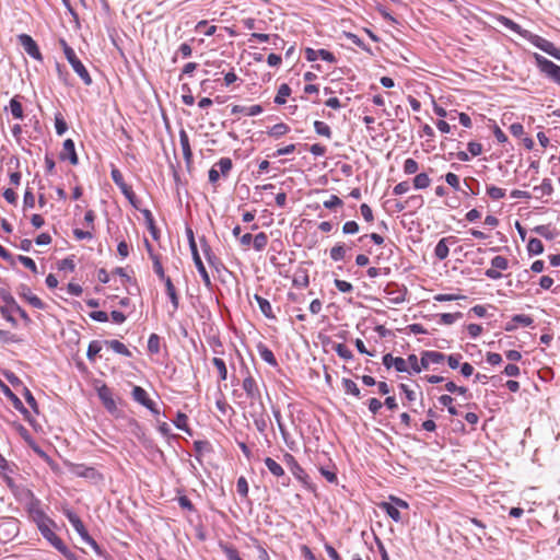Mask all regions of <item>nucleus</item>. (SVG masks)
Segmentation results:
<instances>
[{
    "instance_id": "1",
    "label": "nucleus",
    "mask_w": 560,
    "mask_h": 560,
    "mask_svg": "<svg viewBox=\"0 0 560 560\" xmlns=\"http://www.w3.org/2000/svg\"><path fill=\"white\" fill-rule=\"evenodd\" d=\"M2 299L7 305L0 307L1 315L13 326H16V320L12 316V313L16 312L26 322L30 323L31 318L27 313L16 303L14 298L10 294H2Z\"/></svg>"
},
{
    "instance_id": "2",
    "label": "nucleus",
    "mask_w": 560,
    "mask_h": 560,
    "mask_svg": "<svg viewBox=\"0 0 560 560\" xmlns=\"http://www.w3.org/2000/svg\"><path fill=\"white\" fill-rule=\"evenodd\" d=\"M186 234H187V238H188V243H189V248H190V252H191V255H192V259H194V262L196 265V268L198 270V272L200 273L201 278H202V281L205 282L206 285H210L211 284V280H210V277L206 270V267L200 258V255L198 253V248H197V244H196V241H195V236H194V232L190 228H187L186 229Z\"/></svg>"
},
{
    "instance_id": "3",
    "label": "nucleus",
    "mask_w": 560,
    "mask_h": 560,
    "mask_svg": "<svg viewBox=\"0 0 560 560\" xmlns=\"http://www.w3.org/2000/svg\"><path fill=\"white\" fill-rule=\"evenodd\" d=\"M534 59L539 70L560 85V66L537 52L534 54Z\"/></svg>"
},
{
    "instance_id": "4",
    "label": "nucleus",
    "mask_w": 560,
    "mask_h": 560,
    "mask_svg": "<svg viewBox=\"0 0 560 560\" xmlns=\"http://www.w3.org/2000/svg\"><path fill=\"white\" fill-rule=\"evenodd\" d=\"M524 38L540 50L560 61V49L557 48L551 42L540 37L539 35L533 34L532 32H529V34H524Z\"/></svg>"
},
{
    "instance_id": "5",
    "label": "nucleus",
    "mask_w": 560,
    "mask_h": 560,
    "mask_svg": "<svg viewBox=\"0 0 560 560\" xmlns=\"http://www.w3.org/2000/svg\"><path fill=\"white\" fill-rule=\"evenodd\" d=\"M51 524L52 522L49 518L45 517L44 515H40V521L37 523L38 529L43 537L47 539L58 550L65 544L51 529Z\"/></svg>"
},
{
    "instance_id": "6",
    "label": "nucleus",
    "mask_w": 560,
    "mask_h": 560,
    "mask_svg": "<svg viewBox=\"0 0 560 560\" xmlns=\"http://www.w3.org/2000/svg\"><path fill=\"white\" fill-rule=\"evenodd\" d=\"M18 39L20 45L23 47V49L30 57L39 61L43 59L36 42L30 35L21 34L19 35Z\"/></svg>"
},
{
    "instance_id": "7",
    "label": "nucleus",
    "mask_w": 560,
    "mask_h": 560,
    "mask_svg": "<svg viewBox=\"0 0 560 560\" xmlns=\"http://www.w3.org/2000/svg\"><path fill=\"white\" fill-rule=\"evenodd\" d=\"M110 176L113 182L120 188L121 192L125 197L135 205V194L130 186H128L121 172L118 168H113L110 172Z\"/></svg>"
},
{
    "instance_id": "8",
    "label": "nucleus",
    "mask_w": 560,
    "mask_h": 560,
    "mask_svg": "<svg viewBox=\"0 0 560 560\" xmlns=\"http://www.w3.org/2000/svg\"><path fill=\"white\" fill-rule=\"evenodd\" d=\"M0 387H1L2 393L4 394V396L12 402L13 407L18 411L23 413L26 420L31 421L30 412L24 407V405L21 401V399L4 383H2L1 381H0Z\"/></svg>"
},
{
    "instance_id": "9",
    "label": "nucleus",
    "mask_w": 560,
    "mask_h": 560,
    "mask_svg": "<svg viewBox=\"0 0 560 560\" xmlns=\"http://www.w3.org/2000/svg\"><path fill=\"white\" fill-rule=\"evenodd\" d=\"M19 533V523L14 518H8L0 524V539L10 540Z\"/></svg>"
},
{
    "instance_id": "10",
    "label": "nucleus",
    "mask_w": 560,
    "mask_h": 560,
    "mask_svg": "<svg viewBox=\"0 0 560 560\" xmlns=\"http://www.w3.org/2000/svg\"><path fill=\"white\" fill-rule=\"evenodd\" d=\"M265 465L268 468V470L278 478H281V485L283 487H288L290 483V478L285 476L284 469L280 464H278L275 459L271 457L265 458Z\"/></svg>"
},
{
    "instance_id": "11",
    "label": "nucleus",
    "mask_w": 560,
    "mask_h": 560,
    "mask_svg": "<svg viewBox=\"0 0 560 560\" xmlns=\"http://www.w3.org/2000/svg\"><path fill=\"white\" fill-rule=\"evenodd\" d=\"M304 52H305V58L307 61H315L318 58H320L330 63L336 62V57L334 56V54H331L330 51H328L326 49H317L316 50V49L307 47V48H305Z\"/></svg>"
},
{
    "instance_id": "12",
    "label": "nucleus",
    "mask_w": 560,
    "mask_h": 560,
    "mask_svg": "<svg viewBox=\"0 0 560 560\" xmlns=\"http://www.w3.org/2000/svg\"><path fill=\"white\" fill-rule=\"evenodd\" d=\"M242 387L245 390L246 395L250 399H259L260 400L261 396H260V392L257 386V383L248 371H247V375L243 380Z\"/></svg>"
},
{
    "instance_id": "13",
    "label": "nucleus",
    "mask_w": 560,
    "mask_h": 560,
    "mask_svg": "<svg viewBox=\"0 0 560 560\" xmlns=\"http://www.w3.org/2000/svg\"><path fill=\"white\" fill-rule=\"evenodd\" d=\"M66 516L69 521V523L72 525V527L74 528V530L80 535V537L82 538V540L84 541L85 539H88L90 537L83 522L80 520V517L72 511H66Z\"/></svg>"
},
{
    "instance_id": "14",
    "label": "nucleus",
    "mask_w": 560,
    "mask_h": 560,
    "mask_svg": "<svg viewBox=\"0 0 560 560\" xmlns=\"http://www.w3.org/2000/svg\"><path fill=\"white\" fill-rule=\"evenodd\" d=\"M60 159L68 160L72 165H77L79 163L74 142L71 139L65 140L60 152Z\"/></svg>"
},
{
    "instance_id": "15",
    "label": "nucleus",
    "mask_w": 560,
    "mask_h": 560,
    "mask_svg": "<svg viewBox=\"0 0 560 560\" xmlns=\"http://www.w3.org/2000/svg\"><path fill=\"white\" fill-rule=\"evenodd\" d=\"M97 395L101 401L103 402L104 407L109 412H114L117 409L116 402L113 398L112 390L106 385H103L97 389Z\"/></svg>"
},
{
    "instance_id": "16",
    "label": "nucleus",
    "mask_w": 560,
    "mask_h": 560,
    "mask_svg": "<svg viewBox=\"0 0 560 560\" xmlns=\"http://www.w3.org/2000/svg\"><path fill=\"white\" fill-rule=\"evenodd\" d=\"M73 69V71L80 77L85 85H91L93 80L86 70L85 66L81 62V60L77 57L75 59L69 62Z\"/></svg>"
},
{
    "instance_id": "17",
    "label": "nucleus",
    "mask_w": 560,
    "mask_h": 560,
    "mask_svg": "<svg viewBox=\"0 0 560 560\" xmlns=\"http://www.w3.org/2000/svg\"><path fill=\"white\" fill-rule=\"evenodd\" d=\"M448 243L454 244L455 237L454 236L443 237L438 242V244L434 248V255L439 260H444L448 256V253H450Z\"/></svg>"
},
{
    "instance_id": "18",
    "label": "nucleus",
    "mask_w": 560,
    "mask_h": 560,
    "mask_svg": "<svg viewBox=\"0 0 560 560\" xmlns=\"http://www.w3.org/2000/svg\"><path fill=\"white\" fill-rule=\"evenodd\" d=\"M19 294L21 298L25 299L33 307L38 310H43L45 307L43 301L38 296L33 294L31 289L27 288L26 285L21 287Z\"/></svg>"
},
{
    "instance_id": "19",
    "label": "nucleus",
    "mask_w": 560,
    "mask_h": 560,
    "mask_svg": "<svg viewBox=\"0 0 560 560\" xmlns=\"http://www.w3.org/2000/svg\"><path fill=\"white\" fill-rule=\"evenodd\" d=\"M131 395L137 402L144 406L145 408H151V399L148 397L147 392L142 387L133 386Z\"/></svg>"
},
{
    "instance_id": "20",
    "label": "nucleus",
    "mask_w": 560,
    "mask_h": 560,
    "mask_svg": "<svg viewBox=\"0 0 560 560\" xmlns=\"http://www.w3.org/2000/svg\"><path fill=\"white\" fill-rule=\"evenodd\" d=\"M179 143H180V147H182L184 159L187 162H189L191 160L192 152H191V149H190L188 135H187V132L184 129H182L179 131Z\"/></svg>"
},
{
    "instance_id": "21",
    "label": "nucleus",
    "mask_w": 560,
    "mask_h": 560,
    "mask_svg": "<svg viewBox=\"0 0 560 560\" xmlns=\"http://www.w3.org/2000/svg\"><path fill=\"white\" fill-rule=\"evenodd\" d=\"M255 300L259 306V310L260 312L267 317V318H270V319H275L276 318V315L273 314L272 312V307H271V304L270 302L260 296V295H255Z\"/></svg>"
},
{
    "instance_id": "22",
    "label": "nucleus",
    "mask_w": 560,
    "mask_h": 560,
    "mask_svg": "<svg viewBox=\"0 0 560 560\" xmlns=\"http://www.w3.org/2000/svg\"><path fill=\"white\" fill-rule=\"evenodd\" d=\"M499 22L503 26L509 28L510 31H512V32L518 34L520 36H522L523 38H524V34H529V31L522 28L521 25H518L517 23H515L514 21H512L509 18L500 16L499 18Z\"/></svg>"
},
{
    "instance_id": "23",
    "label": "nucleus",
    "mask_w": 560,
    "mask_h": 560,
    "mask_svg": "<svg viewBox=\"0 0 560 560\" xmlns=\"http://www.w3.org/2000/svg\"><path fill=\"white\" fill-rule=\"evenodd\" d=\"M552 184L551 180L548 178H545L542 183L538 186H535L533 188V191L535 194L536 198H542L545 196H549L552 192Z\"/></svg>"
},
{
    "instance_id": "24",
    "label": "nucleus",
    "mask_w": 560,
    "mask_h": 560,
    "mask_svg": "<svg viewBox=\"0 0 560 560\" xmlns=\"http://www.w3.org/2000/svg\"><path fill=\"white\" fill-rule=\"evenodd\" d=\"M290 464H291V472L293 474V476L301 480L302 482H305L306 478H307V474L305 472V470L299 465V463L294 459V457L290 454L287 455Z\"/></svg>"
},
{
    "instance_id": "25",
    "label": "nucleus",
    "mask_w": 560,
    "mask_h": 560,
    "mask_svg": "<svg viewBox=\"0 0 560 560\" xmlns=\"http://www.w3.org/2000/svg\"><path fill=\"white\" fill-rule=\"evenodd\" d=\"M380 509L386 512V514L396 523L401 521V515L397 506L392 502H382Z\"/></svg>"
},
{
    "instance_id": "26",
    "label": "nucleus",
    "mask_w": 560,
    "mask_h": 560,
    "mask_svg": "<svg viewBox=\"0 0 560 560\" xmlns=\"http://www.w3.org/2000/svg\"><path fill=\"white\" fill-rule=\"evenodd\" d=\"M258 352L260 358L271 366H276L278 364L273 352L265 345H258Z\"/></svg>"
},
{
    "instance_id": "27",
    "label": "nucleus",
    "mask_w": 560,
    "mask_h": 560,
    "mask_svg": "<svg viewBox=\"0 0 560 560\" xmlns=\"http://www.w3.org/2000/svg\"><path fill=\"white\" fill-rule=\"evenodd\" d=\"M264 409H265L264 405H262V402H260L259 404V411L255 410V413L253 415V417H254V424H255L256 429L260 433H264L265 430L267 429V421H266V419L262 416Z\"/></svg>"
},
{
    "instance_id": "28",
    "label": "nucleus",
    "mask_w": 560,
    "mask_h": 560,
    "mask_svg": "<svg viewBox=\"0 0 560 560\" xmlns=\"http://www.w3.org/2000/svg\"><path fill=\"white\" fill-rule=\"evenodd\" d=\"M105 345L109 347L113 351L116 353H119L125 357H131L130 350L119 340L113 339V340H106Z\"/></svg>"
},
{
    "instance_id": "29",
    "label": "nucleus",
    "mask_w": 560,
    "mask_h": 560,
    "mask_svg": "<svg viewBox=\"0 0 560 560\" xmlns=\"http://www.w3.org/2000/svg\"><path fill=\"white\" fill-rule=\"evenodd\" d=\"M166 293L172 302L174 311L178 308V296L171 278L165 279Z\"/></svg>"
},
{
    "instance_id": "30",
    "label": "nucleus",
    "mask_w": 560,
    "mask_h": 560,
    "mask_svg": "<svg viewBox=\"0 0 560 560\" xmlns=\"http://www.w3.org/2000/svg\"><path fill=\"white\" fill-rule=\"evenodd\" d=\"M291 94V88L283 83L279 86L277 95L275 97V103L278 105H283L287 102V97Z\"/></svg>"
},
{
    "instance_id": "31",
    "label": "nucleus",
    "mask_w": 560,
    "mask_h": 560,
    "mask_svg": "<svg viewBox=\"0 0 560 560\" xmlns=\"http://www.w3.org/2000/svg\"><path fill=\"white\" fill-rule=\"evenodd\" d=\"M214 166L221 173L222 176H228L230 171L232 170L233 163L230 158H221Z\"/></svg>"
},
{
    "instance_id": "32",
    "label": "nucleus",
    "mask_w": 560,
    "mask_h": 560,
    "mask_svg": "<svg viewBox=\"0 0 560 560\" xmlns=\"http://www.w3.org/2000/svg\"><path fill=\"white\" fill-rule=\"evenodd\" d=\"M9 106L10 112L15 119H23V107L21 102L18 100V96L11 98Z\"/></svg>"
},
{
    "instance_id": "33",
    "label": "nucleus",
    "mask_w": 560,
    "mask_h": 560,
    "mask_svg": "<svg viewBox=\"0 0 560 560\" xmlns=\"http://www.w3.org/2000/svg\"><path fill=\"white\" fill-rule=\"evenodd\" d=\"M290 130L289 126L283 124V122H280V124H276L273 125L268 131L267 133L270 136V137H275V138H280L282 136H284L285 133H288Z\"/></svg>"
},
{
    "instance_id": "34",
    "label": "nucleus",
    "mask_w": 560,
    "mask_h": 560,
    "mask_svg": "<svg viewBox=\"0 0 560 560\" xmlns=\"http://www.w3.org/2000/svg\"><path fill=\"white\" fill-rule=\"evenodd\" d=\"M346 253H347V248L343 244H336L331 249H330V258L334 260V261H340L345 258L346 256Z\"/></svg>"
},
{
    "instance_id": "35",
    "label": "nucleus",
    "mask_w": 560,
    "mask_h": 560,
    "mask_svg": "<svg viewBox=\"0 0 560 560\" xmlns=\"http://www.w3.org/2000/svg\"><path fill=\"white\" fill-rule=\"evenodd\" d=\"M430 184H431V179L428 176V174H425V173H420V174L416 175V177L413 178V187L416 189H424V188L429 187Z\"/></svg>"
},
{
    "instance_id": "36",
    "label": "nucleus",
    "mask_w": 560,
    "mask_h": 560,
    "mask_svg": "<svg viewBox=\"0 0 560 560\" xmlns=\"http://www.w3.org/2000/svg\"><path fill=\"white\" fill-rule=\"evenodd\" d=\"M268 244V236L265 232H260L253 237V245L256 250H262Z\"/></svg>"
},
{
    "instance_id": "37",
    "label": "nucleus",
    "mask_w": 560,
    "mask_h": 560,
    "mask_svg": "<svg viewBox=\"0 0 560 560\" xmlns=\"http://www.w3.org/2000/svg\"><path fill=\"white\" fill-rule=\"evenodd\" d=\"M527 250L532 255H540L544 252V245L539 238H530L527 244Z\"/></svg>"
},
{
    "instance_id": "38",
    "label": "nucleus",
    "mask_w": 560,
    "mask_h": 560,
    "mask_svg": "<svg viewBox=\"0 0 560 560\" xmlns=\"http://www.w3.org/2000/svg\"><path fill=\"white\" fill-rule=\"evenodd\" d=\"M342 387L347 394H351L355 396L357 398L360 397V389L358 385L350 378H343L342 380Z\"/></svg>"
},
{
    "instance_id": "39",
    "label": "nucleus",
    "mask_w": 560,
    "mask_h": 560,
    "mask_svg": "<svg viewBox=\"0 0 560 560\" xmlns=\"http://www.w3.org/2000/svg\"><path fill=\"white\" fill-rule=\"evenodd\" d=\"M74 474L79 477L95 478L98 474L97 471L92 467H84V466H75Z\"/></svg>"
},
{
    "instance_id": "40",
    "label": "nucleus",
    "mask_w": 560,
    "mask_h": 560,
    "mask_svg": "<svg viewBox=\"0 0 560 560\" xmlns=\"http://www.w3.org/2000/svg\"><path fill=\"white\" fill-rule=\"evenodd\" d=\"M212 363L218 370L220 380L225 381L228 378V369L225 362L220 358H213Z\"/></svg>"
},
{
    "instance_id": "41",
    "label": "nucleus",
    "mask_w": 560,
    "mask_h": 560,
    "mask_svg": "<svg viewBox=\"0 0 560 560\" xmlns=\"http://www.w3.org/2000/svg\"><path fill=\"white\" fill-rule=\"evenodd\" d=\"M314 129L317 135L326 137L328 139L331 138V130L327 124L316 120L314 121Z\"/></svg>"
},
{
    "instance_id": "42",
    "label": "nucleus",
    "mask_w": 560,
    "mask_h": 560,
    "mask_svg": "<svg viewBox=\"0 0 560 560\" xmlns=\"http://www.w3.org/2000/svg\"><path fill=\"white\" fill-rule=\"evenodd\" d=\"M334 350L343 360H351L353 358L352 352L343 343L335 345Z\"/></svg>"
},
{
    "instance_id": "43",
    "label": "nucleus",
    "mask_w": 560,
    "mask_h": 560,
    "mask_svg": "<svg viewBox=\"0 0 560 560\" xmlns=\"http://www.w3.org/2000/svg\"><path fill=\"white\" fill-rule=\"evenodd\" d=\"M160 337L156 334H151L148 339V350L151 353H159L160 352Z\"/></svg>"
},
{
    "instance_id": "44",
    "label": "nucleus",
    "mask_w": 560,
    "mask_h": 560,
    "mask_svg": "<svg viewBox=\"0 0 560 560\" xmlns=\"http://www.w3.org/2000/svg\"><path fill=\"white\" fill-rule=\"evenodd\" d=\"M102 350L101 342L97 340L92 341L89 345L86 357L90 361H94L95 357L98 354V352Z\"/></svg>"
},
{
    "instance_id": "45",
    "label": "nucleus",
    "mask_w": 560,
    "mask_h": 560,
    "mask_svg": "<svg viewBox=\"0 0 560 560\" xmlns=\"http://www.w3.org/2000/svg\"><path fill=\"white\" fill-rule=\"evenodd\" d=\"M23 396H24L26 402L33 409V411L35 413H38V405L36 402V399L33 396V394L31 393V390L27 387H25V386H23Z\"/></svg>"
},
{
    "instance_id": "46",
    "label": "nucleus",
    "mask_w": 560,
    "mask_h": 560,
    "mask_svg": "<svg viewBox=\"0 0 560 560\" xmlns=\"http://www.w3.org/2000/svg\"><path fill=\"white\" fill-rule=\"evenodd\" d=\"M491 266L498 270H506L509 261L505 257L498 255L491 259Z\"/></svg>"
},
{
    "instance_id": "47",
    "label": "nucleus",
    "mask_w": 560,
    "mask_h": 560,
    "mask_svg": "<svg viewBox=\"0 0 560 560\" xmlns=\"http://www.w3.org/2000/svg\"><path fill=\"white\" fill-rule=\"evenodd\" d=\"M487 194L490 198L494 200L502 199L505 196V190L503 188L497 186H488Z\"/></svg>"
},
{
    "instance_id": "48",
    "label": "nucleus",
    "mask_w": 560,
    "mask_h": 560,
    "mask_svg": "<svg viewBox=\"0 0 560 560\" xmlns=\"http://www.w3.org/2000/svg\"><path fill=\"white\" fill-rule=\"evenodd\" d=\"M425 352H427V359L430 360V364H440L446 359V355L439 351H425Z\"/></svg>"
},
{
    "instance_id": "49",
    "label": "nucleus",
    "mask_w": 560,
    "mask_h": 560,
    "mask_svg": "<svg viewBox=\"0 0 560 560\" xmlns=\"http://www.w3.org/2000/svg\"><path fill=\"white\" fill-rule=\"evenodd\" d=\"M462 317V313H443L440 315V323L443 325H452L456 319Z\"/></svg>"
},
{
    "instance_id": "50",
    "label": "nucleus",
    "mask_w": 560,
    "mask_h": 560,
    "mask_svg": "<svg viewBox=\"0 0 560 560\" xmlns=\"http://www.w3.org/2000/svg\"><path fill=\"white\" fill-rule=\"evenodd\" d=\"M236 489L240 495L246 498L248 494V483L245 477H240L236 482Z\"/></svg>"
},
{
    "instance_id": "51",
    "label": "nucleus",
    "mask_w": 560,
    "mask_h": 560,
    "mask_svg": "<svg viewBox=\"0 0 560 560\" xmlns=\"http://www.w3.org/2000/svg\"><path fill=\"white\" fill-rule=\"evenodd\" d=\"M18 259L25 268L30 269L34 273H37V266L32 258L20 255L18 256Z\"/></svg>"
},
{
    "instance_id": "52",
    "label": "nucleus",
    "mask_w": 560,
    "mask_h": 560,
    "mask_svg": "<svg viewBox=\"0 0 560 560\" xmlns=\"http://www.w3.org/2000/svg\"><path fill=\"white\" fill-rule=\"evenodd\" d=\"M512 322L522 325L523 327H528L533 324V318L528 315L517 314L513 316Z\"/></svg>"
},
{
    "instance_id": "53",
    "label": "nucleus",
    "mask_w": 560,
    "mask_h": 560,
    "mask_svg": "<svg viewBox=\"0 0 560 560\" xmlns=\"http://www.w3.org/2000/svg\"><path fill=\"white\" fill-rule=\"evenodd\" d=\"M419 165L418 162L413 159H407L404 163V172L406 174H415L418 172Z\"/></svg>"
},
{
    "instance_id": "54",
    "label": "nucleus",
    "mask_w": 560,
    "mask_h": 560,
    "mask_svg": "<svg viewBox=\"0 0 560 560\" xmlns=\"http://www.w3.org/2000/svg\"><path fill=\"white\" fill-rule=\"evenodd\" d=\"M0 341L3 343H15L19 342V338L8 330H0Z\"/></svg>"
},
{
    "instance_id": "55",
    "label": "nucleus",
    "mask_w": 560,
    "mask_h": 560,
    "mask_svg": "<svg viewBox=\"0 0 560 560\" xmlns=\"http://www.w3.org/2000/svg\"><path fill=\"white\" fill-rule=\"evenodd\" d=\"M334 283L335 287L342 293H349L353 290V285L346 280L336 279Z\"/></svg>"
},
{
    "instance_id": "56",
    "label": "nucleus",
    "mask_w": 560,
    "mask_h": 560,
    "mask_svg": "<svg viewBox=\"0 0 560 560\" xmlns=\"http://www.w3.org/2000/svg\"><path fill=\"white\" fill-rule=\"evenodd\" d=\"M293 284L299 288H305L308 285V276L305 272L295 275L293 278Z\"/></svg>"
},
{
    "instance_id": "57",
    "label": "nucleus",
    "mask_w": 560,
    "mask_h": 560,
    "mask_svg": "<svg viewBox=\"0 0 560 560\" xmlns=\"http://www.w3.org/2000/svg\"><path fill=\"white\" fill-rule=\"evenodd\" d=\"M323 205L327 209H334L336 207L342 206V200L338 196L331 195L327 200L324 201Z\"/></svg>"
},
{
    "instance_id": "58",
    "label": "nucleus",
    "mask_w": 560,
    "mask_h": 560,
    "mask_svg": "<svg viewBox=\"0 0 560 560\" xmlns=\"http://www.w3.org/2000/svg\"><path fill=\"white\" fill-rule=\"evenodd\" d=\"M535 233H537L538 235L542 236V237H546L548 240H552L553 238V234L551 233L550 229L548 225H537L534 228L533 230Z\"/></svg>"
},
{
    "instance_id": "59",
    "label": "nucleus",
    "mask_w": 560,
    "mask_h": 560,
    "mask_svg": "<svg viewBox=\"0 0 560 560\" xmlns=\"http://www.w3.org/2000/svg\"><path fill=\"white\" fill-rule=\"evenodd\" d=\"M445 389L450 393H457L459 395H466L468 389L463 386H457L454 382H447L445 384Z\"/></svg>"
},
{
    "instance_id": "60",
    "label": "nucleus",
    "mask_w": 560,
    "mask_h": 560,
    "mask_svg": "<svg viewBox=\"0 0 560 560\" xmlns=\"http://www.w3.org/2000/svg\"><path fill=\"white\" fill-rule=\"evenodd\" d=\"M345 234H355L359 232V224L355 221H347L342 226Z\"/></svg>"
},
{
    "instance_id": "61",
    "label": "nucleus",
    "mask_w": 560,
    "mask_h": 560,
    "mask_svg": "<svg viewBox=\"0 0 560 560\" xmlns=\"http://www.w3.org/2000/svg\"><path fill=\"white\" fill-rule=\"evenodd\" d=\"M446 183L454 188L455 190H459V177L454 173H447L445 175Z\"/></svg>"
},
{
    "instance_id": "62",
    "label": "nucleus",
    "mask_w": 560,
    "mask_h": 560,
    "mask_svg": "<svg viewBox=\"0 0 560 560\" xmlns=\"http://www.w3.org/2000/svg\"><path fill=\"white\" fill-rule=\"evenodd\" d=\"M187 420L188 418L185 413L178 412L174 423L177 429L187 431Z\"/></svg>"
},
{
    "instance_id": "63",
    "label": "nucleus",
    "mask_w": 560,
    "mask_h": 560,
    "mask_svg": "<svg viewBox=\"0 0 560 560\" xmlns=\"http://www.w3.org/2000/svg\"><path fill=\"white\" fill-rule=\"evenodd\" d=\"M55 128H56L57 135H59V136L63 135L67 131L68 126H67V122L63 120L62 117H60V116L56 117V119H55Z\"/></svg>"
},
{
    "instance_id": "64",
    "label": "nucleus",
    "mask_w": 560,
    "mask_h": 560,
    "mask_svg": "<svg viewBox=\"0 0 560 560\" xmlns=\"http://www.w3.org/2000/svg\"><path fill=\"white\" fill-rule=\"evenodd\" d=\"M360 212L365 221L372 222L374 220L373 211L369 205L362 203L360 206Z\"/></svg>"
}]
</instances>
